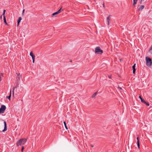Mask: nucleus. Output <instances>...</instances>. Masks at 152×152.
Returning <instances> with one entry per match:
<instances>
[{
	"label": "nucleus",
	"mask_w": 152,
	"mask_h": 152,
	"mask_svg": "<svg viewBox=\"0 0 152 152\" xmlns=\"http://www.w3.org/2000/svg\"><path fill=\"white\" fill-rule=\"evenodd\" d=\"M26 139L23 138L20 139L17 142L16 145L17 146H19L24 145L26 142Z\"/></svg>",
	"instance_id": "nucleus-1"
},
{
	"label": "nucleus",
	"mask_w": 152,
	"mask_h": 152,
	"mask_svg": "<svg viewBox=\"0 0 152 152\" xmlns=\"http://www.w3.org/2000/svg\"><path fill=\"white\" fill-rule=\"evenodd\" d=\"M103 53V51L99 47H96L95 49L96 56L98 55L100 56Z\"/></svg>",
	"instance_id": "nucleus-2"
},
{
	"label": "nucleus",
	"mask_w": 152,
	"mask_h": 152,
	"mask_svg": "<svg viewBox=\"0 0 152 152\" xmlns=\"http://www.w3.org/2000/svg\"><path fill=\"white\" fill-rule=\"evenodd\" d=\"M146 64L147 66H150L152 65V61L151 58L147 57L146 58Z\"/></svg>",
	"instance_id": "nucleus-3"
},
{
	"label": "nucleus",
	"mask_w": 152,
	"mask_h": 152,
	"mask_svg": "<svg viewBox=\"0 0 152 152\" xmlns=\"http://www.w3.org/2000/svg\"><path fill=\"white\" fill-rule=\"evenodd\" d=\"M6 106L4 105H2L1 107L0 108V114L3 113L4 112L5 110H6Z\"/></svg>",
	"instance_id": "nucleus-4"
},
{
	"label": "nucleus",
	"mask_w": 152,
	"mask_h": 152,
	"mask_svg": "<svg viewBox=\"0 0 152 152\" xmlns=\"http://www.w3.org/2000/svg\"><path fill=\"white\" fill-rule=\"evenodd\" d=\"M64 10H63L62 9L61 7L57 12H55L53 13L52 15L53 16H54L56 15H57L61 11H63Z\"/></svg>",
	"instance_id": "nucleus-5"
},
{
	"label": "nucleus",
	"mask_w": 152,
	"mask_h": 152,
	"mask_svg": "<svg viewBox=\"0 0 152 152\" xmlns=\"http://www.w3.org/2000/svg\"><path fill=\"white\" fill-rule=\"evenodd\" d=\"M144 6L143 5H139L138 7V11H142L144 8Z\"/></svg>",
	"instance_id": "nucleus-6"
},
{
	"label": "nucleus",
	"mask_w": 152,
	"mask_h": 152,
	"mask_svg": "<svg viewBox=\"0 0 152 152\" xmlns=\"http://www.w3.org/2000/svg\"><path fill=\"white\" fill-rule=\"evenodd\" d=\"M111 16V15H109L108 16L107 18L106 22L108 25H109L110 21V17Z\"/></svg>",
	"instance_id": "nucleus-7"
},
{
	"label": "nucleus",
	"mask_w": 152,
	"mask_h": 152,
	"mask_svg": "<svg viewBox=\"0 0 152 152\" xmlns=\"http://www.w3.org/2000/svg\"><path fill=\"white\" fill-rule=\"evenodd\" d=\"M17 75V80H20L21 78L22 77L21 75H20V73H16Z\"/></svg>",
	"instance_id": "nucleus-8"
},
{
	"label": "nucleus",
	"mask_w": 152,
	"mask_h": 152,
	"mask_svg": "<svg viewBox=\"0 0 152 152\" xmlns=\"http://www.w3.org/2000/svg\"><path fill=\"white\" fill-rule=\"evenodd\" d=\"M141 102L145 104L148 106H149V103L146 102L143 99H141Z\"/></svg>",
	"instance_id": "nucleus-9"
},
{
	"label": "nucleus",
	"mask_w": 152,
	"mask_h": 152,
	"mask_svg": "<svg viewBox=\"0 0 152 152\" xmlns=\"http://www.w3.org/2000/svg\"><path fill=\"white\" fill-rule=\"evenodd\" d=\"M4 130H2V132H5V131H6L7 130V124H6V123L5 121H4Z\"/></svg>",
	"instance_id": "nucleus-10"
},
{
	"label": "nucleus",
	"mask_w": 152,
	"mask_h": 152,
	"mask_svg": "<svg viewBox=\"0 0 152 152\" xmlns=\"http://www.w3.org/2000/svg\"><path fill=\"white\" fill-rule=\"evenodd\" d=\"M22 20V18L21 17H19L18 18V24H17V26H18L19 25V24L20 23V22L21 20Z\"/></svg>",
	"instance_id": "nucleus-11"
},
{
	"label": "nucleus",
	"mask_w": 152,
	"mask_h": 152,
	"mask_svg": "<svg viewBox=\"0 0 152 152\" xmlns=\"http://www.w3.org/2000/svg\"><path fill=\"white\" fill-rule=\"evenodd\" d=\"M30 55L31 57H32V58H35V56L34 55L33 52L32 51H31L30 52Z\"/></svg>",
	"instance_id": "nucleus-12"
},
{
	"label": "nucleus",
	"mask_w": 152,
	"mask_h": 152,
	"mask_svg": "<svg viewBox=\"0 0 152 152\" xmlns=\"http://www.w3.org/2000/svg\"><path fill=\"white\" fill-rule=\"evenodd\" d=\"M3 17H4V22L6 25H7L8 24L7 22L5 17V16H3Z\"/></svg>",
	"instance_id": "nucleus-13"
},
{
	"label": "nucleus",
	"mask_w": 152,
	"mask_h": 152,
	"mask_svg": "<svg viewBox=\"0 0 152 152\" xmlns=\"http://www.w3.org/2000/svg\"><path fill=\"white\" fill-rule=\"evenodd\" d=\"M137 0H133V4L134 6L136 4L137 2Z\"/></svg>",
	"instance_id": "nucleus-14"
},
{
	"label": "nucleus",
	"mask_w": 152,
	"mask_h": 152,
	"mask_svg": "<svg viewBox=\"0 0 152 152\" xmlns=\"http://www.w3.org/2000/svg\"><path fill=\"white\" fill-rule=\"evenodd\" d=\"M11 95V91H10V95L9 96H7L6 98H7L10 100Z\"/></svg>",
	"instance_id": "nucleus-15"
},
{
	"label": "nucleus",
	"mask_w": 152,
	"mask_h": 152,
	"mask_svg": "<svg viewBox=\"0 0 152 152\" xmlns=\"http://www.w3.org/2000/svg\"><path fill=\"white\" fill-rule=\"evenodd\" d=\"M64 126H65V127L66 128V129H68V128L66 126V122H65V121H64Z\"/></svg>",
	"instance_id": "nucleus-16"
},
{
	"label": "nucleus",
	"mask_w": 152,
	"mask_h": 152,
	"mask_svg": "<svg viewBox=\"0 0 152 152\" xmlns=\"http://www.w3.org/2000/svg\"><path fill=\"white\" fill-rule=\"evenodd\" d=\"M136 64H134V65L132 66V68L133 69H136L135 68Z\"/></svg>",
	"instance_id": "nucleus-17"
},
{
	"label": "nucleus",
	"mask_w": 152,
	"mask_h": 152,
	"mask_svg": "<svg viewBox=\"0 0 152 152\" xmlns=\"http://www.w3.org/2000/svg\"><path fill=\"white\" fill-rule=\"evenodd\" d=\"M137 144H140L138 137H137Z\"/></svg>",
	"instance_id": "nucleus-18"
},
{
	"label": "nucleus",
	"mask_w": 152,
	"mask_h": 152,
	"mask_svg": "<svg viewBox=\"0 0 152 152\" xmlns=\"http://www.w3.org/2000/svg\"><path fill=\"white\" fill-rule=\"evenodd\" d=\"M5 10H3V14H2L3 15V16H5Z\"/></svg>",
	"instance_id": "nucleus-19"
},
{
	"label": "nucleus",
	"mask_w": 152,
	"mask_h": 152,
	"mask_svg": "<svg viewBox=\"0 0 152 152\" xmlns=\"http://www.w3.org/2000/svg\"><path fill=\"white\" fill-rule=\"evenodd\" d=\"M24 149V147L23 146L22 147V149H21V151L22 152L23 151Z\"/></svg>",
	"instance_id": "nucleus-20"
},
{
	"label": "nucleus",
	"mask_w": 152,
	"mask_h": 152,
	"mask_svg": "<svg viewBox=\"0 0 152 152\" xmlns=\"http://www.w3.org/2000/svg\"><path fill=\"white\" fill-rule=\"evenodd\" d=\"M35 58H32V60H33V63H34V61H35Z\"/></svg>",
	"instance_id": "nucleus-21"
},
{
	"label": "nucleus",
	"mask_w": 152,
	"mask_h": 152,
	"mask_svg": "<svg viewBox=\"0 0 152 152\" xmlns=\"http://www.w3.org/2000/svg\"><path fill=\"white\" fill-rule=\"evenodd\" d=\"M95 96V93L92 96V98H94Z\"/></svg>",
	"instance_id": "nucleus-22"
},
{
	"label": "nucleus",
	"mask_w": 152,
	"mask_h": 152,
	"mask_svg": "<svg viewBox=\"0 0 152 152\" xmlns=\"http://www.w3.org/2000/svg\"><path fill=\"white\" fill-rule=\"evenodd\" d=\"M135 71H136V69H133V73L134 74L135 73Z\"/></svg>",
	"instance_id": "nucleus-23"
},
{
	"label": "nucleus",
	"mask_w": 152,
	"mask_h": 152,
	"mask_svg": "<svg viewBox=\"0 0 152 152\" xmlns=\"http://www.w3.org/2000/svg\"><path fill=\"white\" fill-rule=\"evenodd\" d=\"M101 5H103V7H104V8H105V6H104V3H103L102 4V3H101Z\"/></svg>",
	"instance_id": "nucleus-24"
},
{
	"label": "nucleus",
	"mask_w": 152,
	"mask_h": 152,
	"mask_svg": "<svg viewBox=\"0 0 152 152\" xmlns=\"http://www.w3.org/2000/svg\"><path fill=\"white\" fill-rule=\"evenodd\" d=\"M137 147H138V148L139 149L140 148V144H137Z\"/></svg>",
	"instance_id": "nucleus-25"
},
{
	"label": "nucleus",
	"mask_w": 152,
	"mask_h": 152,
	"mask_svg": "<svg viewBox=\"0 0 152 152\" xmlns=\"http://www.w3.org/2000/svg\"><path fill=\"white\" fill-rule=\"evenodd\" d=\"M17 87H14L13 88V93H14V89L15 88H16Z\"/></svg>",
	"instance_id": "nucleus-26"
},
{
	"label": "nucleus",
	"mask_w": 152,
	"mask_h": 152,
	"mask_svg": "<svg viewBox=\"0 0 152 152\" xmlns=\"http://www.w3.org/2000/svg\"><path fill=\"white\" fill-rule=\"evenodd\" d=\"M0 76H1V78L3 77V74L1 73V75Z\"/></svg>",
	"instance_id": "nucleus-27"
},
{
	"label": "nucleus",
	"mask_w": 152,
	"mask_h": 152,
	"mask_svg": "<svg viewBox=\"0 0 152 152\" xmlns=\"http://www.w3.org/2000/svg\"><path fill=\"white\" fill-rule=\"evenodd\" d=\"M97 7H99V8H100V7H101V5H99V6L98 5H97Z\"/></svg>",
	"instance_id": "nucleus-28"
},
{
	"label": "nucleus",
	"mask_w": 152,
	"mask_h": 152,
	"mask_svg": "<svg viewBox=\"0 0 152 152\" xmlns=\"http://www.w3.org/2000/svg\"><path fill=\"white\" fill-rule=\"evenodd\" d=\"M139 98L140 99V100H141V99H143L140 96L139 97Z\"/></svg>",
	"instance_id": "nucleus-29"
},
{
	"label": "nucleus",
	"mask_w": 152,
	"mask_h": 152,
	"mask_svg": "<svg viewBox=\"0 0 152 152\" xmlns=\"http://www.w3.org/2000/svg\"><path fill=\"white\" fill-rule=\"evenodd\" d=\"M118 88L120 90L122 89V88L121 87H118Z\"/></svg>",
	"instance_id": "nucleus-30"
},
{
	"label": "nucleus",
	"mask_w": 152,
	"mask_h": 152,
	"mask_svg": "<svg viewBox=\"0 0 152 152\" xmlns=\"http://www.w3.org/2000/svg\"><path fill=\"white\" fill-rule=\"evenodd\" d=\"M108 77L109 78H110V79L111 78V76H109Z\"/></svg>",
	"instance_id": "nucleus-31"
},
{
	"label": "nucleus",
	"mask_w": 152,
	"mask_h": 152,
	"mask_svg": "<svg viewBox=\"0 0 152 152\" xmlns=\"http://www.w3.org/2000/svg\"><path fill=\"white\" fill-rule=\"evenodd\" d=\"M1 77L0 76V81H1Z\"/></svg>",
	"instance_id": "nucleus-32"
},
{
	"label": "nucleus",
	"mask_w": 152,
	"mask_h": 152,
	"mask_svg": "<svg viewBox=\"0 0 152 152\" xmlns=\"http://www.w3.org/2000/svg\"><path fill=\"white\" fill-rule=\"evenodd\" d=\"M24 11H25V10H23V12H24Z\"/></svg>",
	"instance_id": "nucleus-33"
},
{
	"label": "nucleus",
	"mask_w": 152,
	"mask_h": 152,
	"mask_svg": "<svg viewBox=\"0 0 152 152\" xmlns=\"http://www.w3.org/2000/svg\"><path fill=\"white\" fill-rule=\"evenodd\" d=\"M142 1H140V4H142Z\"/></svg>",
	"instance_id": "nucleus-34"
},
{
	"label": "nucleus",
	"mask_w": 152,
	"mask_h": 152,
	"mask_svg": "<svg viewBox=\"0 0 152 152\" xmlns=\"http://www.w3.org/2000/svg\"><path fill=\"white\" fill-rule=\"evenodd\" d=\"M95 94H96H96H97V92H96Z\"/></svg>",
	"instance_id": "nucleus-35"
},
{
	"label": "nucleus",
	"mask_w": 152,
	"mask_h": 152,
	"mask_svg": "<svg viewBox=\"0 0 152 152\" xmlns=\"http://www.w3.org/2000/svg\"><path fill=\"white\" fill-rule=\"evenodd\" d=\"M144 1V0H141V1Z\"/></svg>",
	"instance_id": "nucleus-36"
},
{
	"label": "nucleus",
	"mask_w": 152,
	"mask_h": 152,
	"mask_svg": "<svg viewBox=\"0 0 152 152\" xmlns=\"http://www.w3.org/2000/svg\"><path fill=\"white\" fill-rule=\"evenodd\" d=\"M91 146H92V147H94V146H93V145H91Z\"/></svg>",
	"instance_id": "nucleus-37"
},
{
	"label": "nucleus",
	"mask_w": 152,
	"mask_h": 152,
	"mask_svg": "<svg viewBox=\"0 0 152 152\" xmlns=\"http://www.w3.org/2000/svg\"><path fill=\"white\" fill-rule=\"evenodd\" d=\"M1 17H2V16H1Z\"/></svg>",
	"instance_id": "nucleus-38"
},
{
	"label": "nucleus",
	"mask_w": 152,
	"mask_h": 152,
	"mask_svg": "<svg viewBox=\"0 0 152 152\" xmlns=\"http://www.w3.org/2000/svg\"><path fill=\"white\" fill-rule=\"evenodd\" d=\"M97 4V3H96V4Z\"/></svg>",
	"instance_id": "nucleus-39"
}]
</instances>
